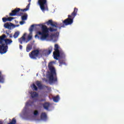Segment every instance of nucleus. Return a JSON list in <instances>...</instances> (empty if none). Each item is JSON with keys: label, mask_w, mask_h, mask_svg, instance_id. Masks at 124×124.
Returning a JSON list of instances; mask_svg holds the SVG:
<instances>
[{"label": "nucleus", "mask_w": 124, "mask_h": 124, "mask_svg": "<svg viewBox=\"0 0 124 124\" xmlns=\"http://www.w3.org/2000/svg\"><path fill=\"white\" fill-rule=\"evenodd\" d=\"M31 49V45H28L26 48V51L27 52H29Z\"/></svg>", "instance_id": "obj_18"}, {"label": "nucleus", "mask_w": 124, "mask_h": 124, "mask_svg": "<svg viewBox=\"0 0 124 124\" xmlns=\"http://www.w3.org/2000/svg\"><path fill=\"white\" fill-rule=\"evenodd\" d=\"M47 118V115L46 113L43 112L42 113V115H41V119L43 120H46Z\"/></svg>", "instance_id": "obj_15"}, {"label": "nucleus", "mask_w": 124, "mask_h": 124, "mask_svg": "<svg viewBox=\"0 0 124 124\" xmlns=\"http://www.w3.org/2000/svg\"><path fill=\"white\" fill-rule=\"evenodd\" d=\"M42 29V31H39L35 35V38L40 39L42 41L46 40L49 38L48 29L47 27L43 24L39 25Z\"/></svg>", "instance_id": "obj_1"}, {"label": "nucleus", "mask_w": 124, "mask_h": 124, "mask_svg": "<svg viewBox=\"0 0 124 124\" xmlns=\"http://www.w3.org/2000/svg\"><path fill=\"white\" fill-rule=\"evenodd\" d=\"M59 47L58 45H55V51L53 52V56H54V59L55 60H58V58L59 57L60 55H59Z\"/></svg>", "instance_id": "obj_8"}, {"label": "nucleus", "mask_w": 124, "mask_h": 124, "mask_svg": "<svg viewBox=\"0 0 124 124\" xmlns=\"http://www.w3.org/2000/svg\"><path fill=\"white\" fill-rule=\"evenodd\" d=\"M14 18L9 17H3L2 18V21L3 22H6V21H8L9 22H11L12 20H13Z\"/></svg>", "instance_id": "obj_14"}, {"label": "nucleus", "mask_w": 124, "mask_h": 124, "mask_svg": "<svg viewBox=\"0 0 124 124\" xmlns=\"http://www.w3.org/2000/svg\"><path fill=\"white\" fill-rule=\"evenodd\" d=\"M59 99H60L58 96L53 98V101L54 102H57L59 100Z\"/></svg>", "instance_id": "obj_19"}, {"label": "nucleus", "mask_w": 124, "mask_h": 124, "mask_svg": "<svg viewBox=\"0 0 124 124\" xmlns=\"http://www.w3.org/2000/svg\"><path fill=\"white\" fill-rule=\"evenodd\" d=\"M16 121L15 118L13 119V120H12V122L11 123H9V124H16Z\"/></svg>", "instance_id": "obj_22"}, {"label": "nucleus", "mask_w": 124, "mask_h": 124, "mask_svg": "<svg viewBox=\"0 0 124 124\" xmlns=\"http://www.w3.org/2000/svg\"><path fill=\"white\" fill-rule=\"evenodd\" d=\"M4 27L6 29L11 30L12 28H15L19 27V25H15L11 23H6L4 24Z\"/></svg>", "instance_id": "obj_9"}, {"label": "nucleus", "mask_w": 124, "mask_h": 124, "mask_svg": "<svg viewBox=\"0 0 124 124\" xmlns=\"http://www.w3.org/2000/svg\"><path fill=\"white\" fill-rule=\"evenodd\" d=\"M49 106V104L48 103H45L44 105V107L45 109H48Z\"/></svg>", "instance_id": "obj_21"}, {"label": "nucleus", "mask_w": 124, "mask_h": 124, "mask_svg": "<svg viewBox=\"0 0 124 124\" xmlns=\"http://www.w3.org/2000/svg\"><path fill=\"white\" fill-rule=\"evenodd\" d=\"M47 25H51V27L49 29L50 31H54L57 30L58 27L57 23H53L52 20H49L46 22Z\"/></svg>", "instance_id": "obj_6"}, {"label": "nucleus", "mask_w": 124, "mask_h": 124, "mask_svg": "<svg viewBox=\"0 0 124 124\" xmlns=\"http://www.w3.org/2000/svg\"><path fill=\"white\" fill-rule=\"evenodd\" d=\"M31 95L32 97H36L38 96V94L34 92H31Z\"/></svg>", "instance_id": "obj_17"}, {"label": "nucleus", "mask_w": 124, "mask_h": 124, "mask_svg": "<svg viewBox=\"0 0 124 124\" xmlns=\"http://www.w3.org/2000/svg\"><path fill=\"white\" fill-rule=\"evenodd\" d=\"M0 82L1 83L4 82V79L1 77L0 74Z\"/></svg>", "instance_id": "obj_24"}, {"label": "nucleus", "mask_w": 124, "mask_h": 124, "mask_svg": "<svg viewBox=\"0 0 124 124\" xmlns=\"http://www.w3.org/2000/svg\"><path fill=\"white\" fill-rule=\"evenodd\" d=\"M39 5H40V8L43 12L46 9H47V4L46 0H39Z\"/></svg>", "instance_id": "obj_7"}, {"label": "nucleus", "mask_w": 124, "mask_h": 124, "mask_svg": "<svg viewBox=\"0 0 124 124\" xmlns=\"http://www.w3.org/2000/svg\"><path fill=\"white\" fill-rule=\"evenodd\" d=\"M38 114V112L37 110H35L34 111V116H37Z\"/></svg>", "instance_id": "obj_25"}, {"label": "nucleus", "mask_w": 124, "mask_h": 124, "mask_svg": "<svg viewBox=\"0 0 124 124\" xmlns=\"http://www.w3.org/2000/svg\"><path fill=\"white\" fill-rule=\"evenodd\" d=\"M36 84L37 85V86H38L39 88L41 87V83L40 81H37Z\"/></svg>", "instance_id": "obj_23"}, {"label": "nucleus", "mask_w": 124, "mask_h": 124, "mask_svg": "<svg viewBox=\"0 0 124 124\" xmlns=\"http://www.w3.org/2000/svg\"><path fill=\"white\" fill-rule=\"evenodd\" d=\"M20 9H15V10H13V11H12V13H10V16H16L18 12L20 11Z\"/></svg>", "instance_id": "obj_12"}, {"label": "nucleus", "mask_w": 124, "mask_h": 124, "mask_svg": "<svg viewBox=\"0 0 124 124\" xmlns=\"http://www.w3.org/2000/svg\"><path fill=\"white\" fill-rule=\"evenodd\" d=\"M20 31H15V32L14 34V37L15 38H18V37L20 35Z\"/></svg>", "instance_id": "obj_16"}, {"label": "nucleus", "mask_w": 124, "mask_h": 124, "mask_svg": "<svg viewBox=\"0 0 124 124\" xmlns=\"http://www.w3.org/2000/svg\"><path fill=\"white\" fill-rule=\"evenodd\" d=\"M35 26V25H32L31 26V27L29 29L30 33L28 35V38L26 39V36H27V33H24L23 36L21 38L19 39V42L20 44H22L23 43H27L32 38V31L33 30V27Z\"/></svg>", "instance_id": "obj_4"}, {"label": "nucleus", "mask_w": 124, "mask_h": 124, "mask_svg": "<svg viewBox=\"0 0 124 124\" xmlns=\"http://www.w3.org/2000/svg\"><path fill=\"white\" fill-rule=\"evenodd\" d=\"M31 0H29V2H31Z\"/></svg>", "instance_id": "obj_29"}, {"label": "nucleus", "mask_w": 124, "mask_h": 124, "mask_svg": "<svg viewBox=\"0 0 124 124\" xmlns=\"http://www.w3.org/2000/svg\"><path fill=\"white\" fill-rule=\"evenodd\" d=\"M78 10L77 9H75L74 12L72 14L71 16H68V18L65 20L63 23L66 26L72 24L73 23V19H71L73 17L75 16L76 15V13L77 12Z\"/></svg>", "instance_id": "obj_5"}, {"label": "nucleus", "mask_w": 124, "mask_h": 124, "mask_svg": "<svg viewBox=\"0 0 124 124\" xmlns=\"http://www.w3.org/2000/svg\"><path fill=\"white\" fill-rule=\"evenodd\" d=\"M23 46H19V48L20 49H22Z\"/></svg>", "instance_id": "obj_26"}, {"label": "nucleus", "mask_w": 124, "mask_h": 124, "mask_svg": "<svg viewBox=\"0 0 124 124\" xmlns=\"http://www.w3.org/2000/svg\"><path fill=\"white\" fill-rule=\"evenodd\" d=\"M31 87L32 88V89L33 90H37V87L34 84H33L32 85H31Z\"/></svg>", "instance_id": "obj_20"}, {"label": "nucleus", "mask_w": 124, "mask_h": 124, "mask_svg": "<svg viewBox=\"0 0 124 124\" xmlns=\"http://www.w3.org/2000/svg\"><path fill=\"white\" fill-rule=\"evenodd\" d=\"M29 7H30V5L29 4V5H28V6H27V8H29Z\"/></svg>", "instance_id": "obj_27"}, {"label": "nucleus", "mask_w": 124, "mask_h": 124, "mask_svg": "<svg viewBox=\"0 0 124 124\" xmlns=\"http://www.w3.org/2000/svg\"><path fill=\"white\" fill-rule=\"evenodd\" d=\"M10 37H12V36H10Z\"/></svg>", "instance_id": "obj_30"}, {"label": "nucleus", "mask_w": 124, "mask_h": 124, "mask_svg": "<svg viewBox=\"0 0 124 124\" xmlns=\"http://www.w3.org/2000/svg\"><path fill=\"white\" fill-rule=\"evenodd\" d=\"M28 10V9H25L24 11H27Z\"/></svg>", "instance_id": "obj_28"}, {"label": "nucleus", "mask_w": 124, "mask_h": 124, "mask_svg": "<svg viewBox=\"0 0 124 124\" xmlns=\"http://www.w3.org/2000/svg\"><path fill=\"white\" fill-rule=\"evenodd\" d=\"M27 19H28V15L26 14L23 15V16L21 17L22 21L19 22L20 24L21 25H24L25 24V21H27Z\"/></svg>", "instance_id": "obj_11"}, {"label": "nucleus", "mask_w": 124, "mask_h": 124, "mask_svg": "<svg viewBox=\"0 0 124 124\" xmlns=\"http://www.w3.org/2000/svg\"><path fill=\"white\" fill-rule=\"evenodd\" d=\"M53 62H50L48 64V68L50 71V72L47 73L46 76L47 77V81L49 82L50 84L54 83V82L57 80L56 78V70L53 66Z\"/></svg>", "instance_id": "obj_3"}, {"label": "nucleus", "mask_w": 124, "mask_h": 124, "mask_svg": "<svg viewBox=\"0 0 124 124\" xmlns=\"http://www.w3.org/2000/svg\"><path fill=\"white\" fill-rule=\"evenodd\" d=\"M5 35H3L0 37V54H4L7 52V44H11L13 41L11 40L5 39Z\"/></svg>", "instance_id": "obj_2"}, {"label": "nucleus", "mask_w": 124, "mask_h": 124, "mask_svg": "<svg viewBox=\"0 0 124 124\" xmlns=\"http://www.w3.org/2000/svg\"><path fill=\"white\" fill-rule=\"evenodd\" d=\"M53 47L52 46H50L48 48L47 50H44V52L46 53V55H49L51 53Z\"/></svg>", "instance_id": "obj_13"}, {"label": "nucleus", "mask_w": 124, "mask_h": 124, "mask_svg": "<svg viewBox=\"0 0 124 124\" xmlns=\"http://www.w3.org/2000/svg\"><path fill=\"white\" fill-rule=\"evenodd\" d=\"M39 55V51L38 50H33L30 54V57L32 59H36Z\"/></svg>", "instance_id": "obj_10"}]
</instances>
